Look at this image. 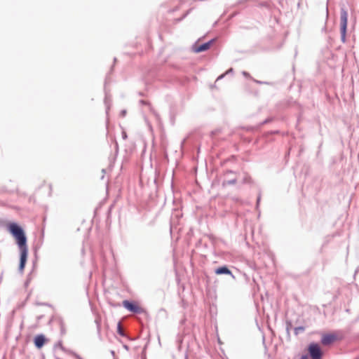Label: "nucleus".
<instances>
[{"mask_svg": "<svg viewBox=\"0 0 359 359\" xmlns=\"http://www.w3.org/2000/svg\"><path fill=\"white\" fill-rule=\"evenodd\" d=\"M8 230L10 233L16 239L20 256L19 263V271L22 272L27 259L28 248L27 245V237L23 229L17 223L12 222L8 225Z\"/></svg>", "mask_w": 359, "mask_h": 359, "instance_id": "1", "label": "nucleus"}, {"mask_svg": "<svg viewBox=\"0 0 359 359\" xmlns=\"http://www.w3.org/2000/svg\"><path fill=\"white\" fill-rule=\"evenodd\" d=\"M347 24H348V12L344 7H342L340 9V32H341V41L343 43L346 42Z\"/></svg>", "mask_w": 359, "mask_h": 359, "instance_id": "2", "label": "nucleus"}, {"mask_svg": "<svg viewBox=\"0 0 359 359\" xmlns=\"http://www.w3.org/2000/svg\"><path fill=\"white\" fill-rule=\"evenodd\" d=\"M308 352L311 359H322L323 353L317 343H311L308 346Z\"/></svg>", "mask_w": 359, "mask_h": 359, "instance_id": "3", "label": "nucleus"}, {"mask_svg": "<svg viewBox=\"0 0 359 359\" xmlns=\"http://www.w3.org/2000/svg\"><path fill=\"white\" fill-rule=\"evenodd\" d=\"M123 306L127 310L134 313L140 314L144 312V309L139 306L136 303L129 300H124L123 302Z\"/></svg>", "mask_w": 359, "mask_h": 359, "instance_id": "4", "label": "nucleus"}, {"mask_svg": "<svg viewBox=\"0 0 359 359\" xmlns=\"http://www.w3.org/2000/svg\"><path fill=\"white\" fill-rule=\"evenodd\" d=\"M337 339L335 334H324L322 336L320 342L324 346H330L333 344Z\"/></svg>", "mask_w": 359, "mask_h": 359, "instance_id": "5", "label": "nucleus"}, {"mask_svg": "<svg viewBox=\"0 0 359 359\" xmlns=\"http://www.w3.org/2000/svg\"><path fill=\"white\" fill-rule=\"evenodd\" d=\"M215 41V39H212L210 40L209 41L205 42L203 44L198 45V46L194 45V46H193V50L195 53H201V52L208 50L210 48L211 45L213 43V42Z\"/></svg>", "mask_w": 359, "mask_h": 359, "instance_id": "6", "label": "nucleus"}, {"mask_svg": "<svg viewBox=\"0 0 359 359\" xmlns=\"http://www.w3.org/2000/svg\"><path fill=\"white\" fill-rule=\"evenodd\" d=\"M215 273L217 275H222V274L230 275L233 279L235 278V276L233 275L232 272L230 271V269L226 266H222L217 268L215 271Z\"/></svg>", "mask_w": 359, "mask_h": 359, "instance_id": "7", "label": "nucleus"}, {"mask_svg": "<svg viewBox=\"0 0 359 359\" xmlns=\"http://www.w3.org/2000/svg\"><path fill=\"white\" fill-rule=\"evenodd\" d=\"M46 341V337L43 334H38L34 337V345L36 348H41L43 346Z\"/></svg>", "mask_w": 359, "mask_h": 359, "instance_id": "8", "label": "nucleus"}, {"mask_svg": "<svg viewBox=\"0 0 359 359\" xmlns=\"http://www.w3.org/2000/svg\"><path fill=\"white\" fill-rule=\"evenodd\" d=\"M236 182V178L233 177V178L230 179V180H224V182H222V185L224 187L226 186V185H233V184H235Z\"/></svg>", "mask_w": 359, "mask_h": 359, "instance_id": "9", "label": "nucleus"}, {"mask_svg": "<svg viewBox=\"0 0 359 359\" xmlns=\"http://www.w3.org/2000/svg\"><path fill=\"white\" fill-rule=\"evenodd\" d=\"M60 332H61V334H66V329H65V323L63 321V320L60 319Z\"/></svg>", "mask_w": 359, "mask_h": 359, "instance_id": "10", "label": "nucleus"}, {"mask_svg": "<svg viewBox=\"0 0 359 359\" xmlns=\"http://www.w3.org/2000/svg\"><path fill=\"white\" fill-rule=\"evenodd\" d=\"M304 327L303 326L296 327L294 328V334L297 335L299 332H302L304 331Z\"/></svg>", "mask_w": 359, "mask_h": 359, "instance_id": "11", "label": "nucleus"}, {"mask_svg": "<svg viewBox=\"0 0 359 359\" xmlns=\"http://www.w3.org/2000/svg\"><path fill=\"white\" fill-rule=\"evenodd\" d=\"M250 181H251L250 177L248 175L245 174L244 177L243 178L242 182L243 184H247V183H250Z\"/></svg>", "mask_w": 359, "mask_h": 359, "instance_id": "12", "label": "nucleus"}, {"mask_svg": "<svg viewBox=\"0 0 359 359\" xmlns=\"http://www.w3.org/2000/svg\"><path fill=\"white\" fill-rule=\"evenodd\" d=\"M233 69L232 68H230L229 70H227L224 74L220 75L217 80H219V79H221L222 78H224L225 76V75L228 74H230V73H232L233 72Z\"/></svg>", "mask_w": 359, "mask_h": 359, "instance_id": "13", "label": "nucleus"}, {"mask_svg": "<svg viewBox=\"0 0 359 359\" xmlns=\"http://www.w3.org/2000/svg\"><path fill=\"white\" fill-rule=\"evenodd\" d=\"M104 104L106 105V111H107V114L108 113V110L109 109V98H108V96L106 95L105 96V99H104Z\"/></svg>", "mask_w": 359, "mask_h": 359, "instance_id": "14", "label": "nucleus"}, {"mask_svg": "<svg viewBox=\"0 0 359 359\" xmlns=\"http://www.w3.org/2000/svg\"><path fill=\"white\" fill-rule=\"evenodd\" d=\"M117 332L118 333L121 335V336H124V332H123V330H122L121 327V324L120 323H118V326H117Z\"/></svg>", "mask_w": 359, "mask_h": 359, "instance_id": "15", "label": "nucleus"}, {"mask_svg": "<svg viewBox=\"0 0 359 359\" xmlns=\"http://www.w3.org/2000/svg\"><path fill=\"white\" fill-rule=\"evenodd\" d=\"M121 135H122V137H123V140H126L127 139L128 136H127V133H126V131H124V130L122 131Z\"/></svg>", "mask_w": 359, "mask_h": 359, "instance_id": "16", "label": "nucleus"}, {"mask_svg": "<svg viewBox=\"0 0 359 359\" xmlns=\"http://www.w3.org/2000/svg\"><path fill=\"white\" fill-rule=\"evenodd\" d=\"M95 322L97 323V332H98V334L100 335V325L97 320H96Z\"/></svg>", "mask_w": 359, "mask_h": 359, "instance_id": "17", "label": "nucleus"}, {"mask_svg": "<svg viewBox=\"0 0 359 359\" xmlns=\"http://www.w3.org/2000/svg\"><path fill=\"white\" fill-rule=\"evenodd\" d=\"M126 109H123V110L121 111V113H120V115H121V116H123H123H126Z\"/></svg>", "mask_w": 359, "mask_h": 359, "instance_id": "18", "label": "nucleus"}, {"mask_svg": "<svg viewBox=\"0 0 359 359\" xmlns=\"http://www.w3.org/2000/svg\"><path fill=\"white\" fill-rule=\"evenodd\" d=\"M231 174H234V172L231 170H227L225 173V175L227 176L229 175H231Z\"/></svg>", "mask_w": 359, "mask_h": 359, "instance_id": "19", "label": "nucleus"}, {"mask_svg": "<svg viewBox=\"0 0 359 359\" xmlns=\"http://www.w3.org/2000/svg\"><path fill=\"white\" fill-rule=\"evenodd\" d=\"M291 325V323H287V332H289V330H290V326Z\"/></svg>", "mask_w": 359, "mask_h": 359, "instance_id": "20", "label": "nucleus"}, {"mask_svg": "<svg viewBox=\"0 0 359 359\" xmlns=\"http://www.w3.org/2000/svg\"><path fill=\"white\" fill-rule=\"evenodd\" d=\"M243 74L246 77L250 76V74L246 72H243Z\"/></svg>", "mask_w": 359, "mask_h": 359, "instance_id": "21", "label": "nucleus"}, {"mask_svg": "<svg viewBox=\"0 0 359 359\" xmlns=\"http://www.w3.org/2000/svg\"><path fill=\"white\" fill-rule=\"evenodd\" d=\"M300 359H308V356L306 355H303Z\"/></svg>", "mask_w": 359, "mask_h": 359, "instance_id": "22", "label": "nucleus"}, {"mask_svg": "<svg viewBox=\"0 0 359 359\" xmlns=\"http://www.w3.org/2000/svg\"><path fill=\"white\" fill-rule=\"evenodd\" d=\"M260 201V196H258L257 203V205L259 203Z\"/></svg>", "mask_w": 359, "mask_h": 359, "instance_id": "23", "label": "nucleus"}, {"mask_svg": "<svg viewBox=\"0 0 359 359\" xmlns=\"http://www.w3.org/2000/svg\"><path fill=\"white\" fill-rule=\"evenodd\" d=\"M326 13H327V18L328 17V7L326 8Z\"/></svg>", "mask_w": 359, "mask_h": 359, "instance_id": "24", "label": "nucleus"}, {"mask_svg": "<svg viewBox=\"0 0 359 359\" xmlns=\"http://www.w3.org/2000/svg\"><path fill=\"white\" fill-rule=\"evenodd\" d=\"M140 102H141L142 104H147V102H146L145 101H144V100H141V101H140Z\"/></svg>", "mask_w": 359, "mask_h": 359, "instance_id": "25", "label": "nucleus"}, {"mask_svg": "<svg viewBox=\"0 0 359 359\" xmlns=\"http://www.w3.org/2000/svg\"><path fill=\"white\" fill-rule=\"evenodd\" d=\"M116 149L118 150V143L116 142Z\"/></svg>", "mask_w": 359, "mask_h": 359, "instance_id": "26", "label": "nucleus"}, {"mask_svg": "<svg viewBox=\"0 0 359 359\" xmlns=\"http://www.w3.org/2000/svg\"><path fill=\"white\" fill-rule=\"evenodd\" d=\"M111 355H114L115 352L114 351H111Z\"/></svg>", "mask_w": 359, "mask_h": 359, "instance_id": "27", "label": "nucleus"}, {"mask_svg": "<svg viewBox=\"0 0 359 359\" xmlns=\"http://www.w3.org/2000/svg\"><path fill=\"white\" fill-rule=\"evenodd\" d=\"M102 172L103 173H104V172H105V170H104V169H102Z\"/></svg>", "mask_w": 359, "mask_h": 359, "instance_id": "28", "label": "nucleus"}, {"mask_svg": "<svg viewBox=\"0 0 359 359\" xmlns=\"http://www.w3.org/2000/svg\"><path fill=\"white\" fill-rule=\"evenodd\" d=\"M354 359H359V355L355 358Z\"/></svg>", "mask_w": 359, "mask_h": 359, "instance_id": "29", "label": "nucleus"}]
</instances>
